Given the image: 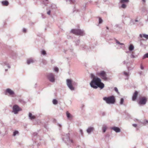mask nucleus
<instances>
[{"mask_svg":"<svg viewBox=\"0 0 148 148\" xmlns=\"http://www.w3.org/2000/svg\"><path fill=\"white\" fill-rule=\"evenodd\" d=\"M142 45V43L141 42H140V45L141 46Z\"/></svg>","mask_w":148,"mask_h":148,"instance_id":"57","label":"nucleus"},{"mask_svg":"<svg viewBox=\"0 0 148 148\" xmlns=\"http://www.w3.org/2000/svg\"><path fill=\"white\" fill-rule=\"evenodd\" d=\"M121 8H123L125 9V8H126V5L125 4L123 3L121 5Z\"/></svg>","mask_w":148,"mask_h":148,"instance_id":"33","label":"nucleus"},{"mask_svg":"<svg viewBox=\"0 0 148 148\" xmlns=\"http://www.w3.org/2000/svg\"><path fill=\"white\" fill-rule=\"evenodd\" d=\"M114 40L116 42V45H123V47H125V45L124 43H120L119 41L117 39H115Z\"/></svg>","mask_w":148,"mask_h":148,"instance_id":"20","label":"nucleus"},{"mask_svg":"<svg viewBox=\"0 0 148 148\" xmlns=\"http://www.w3.org/2000/svg\"><path fill=\"white\" fill-rule=\"evenodd\" d=\"M103 99L108 104H114L116 101L115 97L113 96L104 97L103 98Z\"/></svg>","mask_w":148,"mask_h":148,"instance_id":"5","label":"nucleus"},{"mask_svg":"<svg viewBox=\"0 0 148 148\" xmlns=\"http://www.w3.org/2000/svg\"><path fill=\"white\" fill-rule=\"evenodd\" d=\"M114 90L118 94H119V92L118 91V89L116 87H115L114 88Z\"/></svg>","mask_w":148,"mask_h":148,"instance_id":"36","label":"nucleus"},{"mask_svg":"<svg viewBox=\"0 0 148 148\" xmlns=\"http://www.w3.org/2000/svg\"><path fill=\"white\" fill-rule=\"evenodd\" d=\"M23 32L25 33L26 32V29L25 28H24L23 29Z\"/></svg>","mask_w":148,"mask_h":148,"instance_id":"43","label":"nucleus"},{"mask_svg":"<svg viewBox=\"0 0 148 148\" xmlns=\"http://www.w3.org/2000/svg\"><path fill=\"white\" fill-rule=\"evenodd\" d=\"M115 27H119V29H121V27L120 26V25L119 24H116L115 25Z\"/></svg>","mask_w":148,"mask_h":148,"instance_id":"35","label":"nucleus"},{"mask_svg":"<svg viewBox=\"0 0 148 148\" xmlns=\"http://www.w3.org/2000/svg\"><path fill=\"white\" fill-rule=\"evenodd\" d=\"M98 75L103 79L106 81L108 78L107 77V74L106 72L103 71H101L98 73Z\"/></svg>","mask_w":148,"mask_h":148,"instance_id":"9","label":"nucleus"},{"mask_svg":"<svg viewBox=\"0 0 148 148\" xmlns=\"http://www.w3.org/2000/svg\"><path fill=\"white\" fill-rule=\"evenodd\" d=\"M90 85L91 88L95 89L99 88L102 89L104 87V84L101 82V79L97 77L93 78L90 83Z\"/></svg>","mask_w":148,"mask_h":148,"instance_id":"1","label":"nucleus"},{"mask_svg":"<svg viewBox=\"0 0 148 148\" xmlns=\"http://www.w3.org/2000/svg\"><path fill=\"white\" fill-rule=\"evenodd\" d=\"M80 42V40H77L75 42L76 45H78L79 43Z\"/></svg>","mask_w":148,"mask_h":148,"instance_id":"37","label":"nucleus"},{"mask_svg":"<svg viewBox=\"0 0 148 148\" xmlns=\"http://www.w3.org/2000/svg\"><path fill=\"white\" fill-rule=\"evenodd\" d=\"M129 51H127V52H126V53H129Z\"/></svg>","mask_w":148,"mask_h":148,"instance_id":"60","label":"nucleus"},{"mask_svg":"<svg viewBox=\"0 0 148 148\" xmlns=\"http://www.w3.org/2000/svg\"><path fill=\"white\" fill-rule=\"evenodd\" d=\"M19 102L21 103L24 104L26 103V102L23 99H19L18 100Z\"/></svg>","mask_w":148,"mask_h":148,"instance_id":"26","label":"nucleus"},{"mask_svg":"<svg viewBox=\"0 0 148 148\" xmlns=\"http://www.w3.org/2000/svg\"><path fill=\"white\" fill-rule=\"evenodd\" d=\"M138 94V92L137 91H135L132 96V100L133 101H135L136 99Z\"/></svg>","mask_w":148,"mask_h":148,"instance_id":"14","label":"nucleus"},{"mask_svg":"<svg viewBox=\"0 0 148 148\" xmlns=\"http://www.w3.org/2000/svg\"><path fill=\"white\" fill-rule=\"evenodd\" d=\"M106 29H109V28H108V27H106Z\"/></svg>","mask_w":148,"mask_h":148,"instance_id":"58","label":"nucleus"},{"mask_svg":"<svg viewBox=\"0 0 148 148\" xmlns=\"http://www.w3.org/2000/svg\"><path fill=\"white\" fill-rule=\"evenodd\" d=\"M140 68L142 70H143L144 69V67L142 65H140Z\"/></svg>","mask_w":148,"mask_h":148,"instance_id":"47","label":"nucleus"},{"mask_svg":"<svg viewBox=\"0 0 148 148\" xmlns=\"http://www.w3.org/2000/svg\"><path fill=\"white\" fill-rule=\"evenodd\" d=\"M47 78L51 82L53 83L55 82L54 75L52 73H49L47 75Z\"/></svg>","mask_w":148,"mask_h":148,"instance_id":"10","label":"nucleus"},{"mask_svg":"<svg viewBox=\"0 0 148 148\" xmlns=\"http://www.w3.org/2000/svg\"><path fill=\"white\" fill-rule=\"evenodd\" d=\"M107 129V127L106 125H104L102 127V130L103 133L106 132V130Z\"/></svg>","mask_w":148,"mask_h":148,"instance_id":"25","label":"nucleus"},{"mask_svg":"<svg viewBox=\"0 0 148 148\" xmlns=\"http://www.w3.org/2000/svg\"><path fill=\"white\" fill-rule=\"evenodd\" d=\"M99 24L101 23L103 21V20H102L101 18L100 17H99Z\"/></svg>","mask_w":148,"mask_h":148,"instance_id":"32","label":"nucleus"},{"mask_svg":"<svg viewBox=\"0 0 148 148\" xmlns=\"http://www.w3.org/2000/svg\"><path fill=\"white\" fill-rule=\"evenodd\" d=\"M90 76H91V78H92V79L94 77H95V76L92 74H90Z\"/></svg>","mask_w":148,"mask_h":148,"instance_id":"39","label":"nucleus"},{"mask_svg":"<svg viewBox=\"0 0 148 148\" xmlns=\"http://www.w3.org/2000/svg\"><path fill=\"white\" fill-rule=\"evenodd\" d=\"M70 1H71V0H69Z\"/></svg>","mask_w":148,"mask_h":148,"instance_id":"61","label":"nucleus"},{"mask_svg":"<svg viewBox=\"0 0 148 148\" xmlns=\"http://www.w3.org/2000/svg\"><path fill=\"white\" fill-rule=\"evenodd\" d=\"M0 64L2 65H6L8 68H10V66L9 65V64L7 60H4L3 62L2 61H0Z\"/></svg>","mask_w":148,"mask_h":148,"instance_id":"11","label":"nucleus"},{"mask_svg":"<svg viewBox=\"0 0 148 148\" xmlns=\"http://www.w3.org/2000/svg\"><path fill=\"white\" fill-rule=\"evenodd\" d=\"M50 13H51V11L50 10H49V11H48L47 12V14L49 15H50Z\"/></svg>","mask_w":148,"mask_h":148,"instance_id":"42","label":"nucleus"},{"mask_svg":"<svg viewBox=\"0 0 148 148\" xmlns=\"http://www.w3.org/2000/svg\"><path fill=\"white\" fill-rule=\"evenodd\" d=\"M34 62V61L32 58H29L27 60V64H29Z\"/></svg>","mask_w":148,"mask_h":148,"instance_id":"17","label":"nucleus"},{"mask_svg":"<svg viewBox=\"0 0 148 148\" xmlns=\"http://www.w3.org/2000/svg\"><path fill=\"white\" fill-rule=\"evenodd\" d=\"M132 125L134 127H136L137 126V125L136 124H134Z\"/></svg>","mask_w":148,"mask_h":148,"instance_id":"44","label":"nucleus"},{"mask_svg":"<svg viewBox=\"0 0 148 148\" xmlns=\"http://www.w3.org/2000/svg\"><path fill=\"white\" fill-rule=\"evenodd\" d=\"M19 132L18 131H15L13 132V135L14 136H15L17 134H18Z\"/></svg>","mask_w":148,"mask_h":148,"instance_id":"30","label":"nucleus"},{"mask_svg":"<svg viewBox=\"0 0 148 148\" xmlns=\"http://www.w3.org/2000/svg\"><path fill=\"white\" fill-rule=\"evenodd\" d=\"M66 115L67 118L68 119H69L71 118H72V116L71 115V114L68 112V111H67L66 112Z\"/></svg>","mask_w":148,"mask_h":148,"instance_id":"24","label":"nucleus"},{"mask_svg":"<svg viewBox=\"0 0 148 148\" xmlns=\"http://www.w3.org/2000/svg\"><path fill=\"white\" fill-rule=\"evenodd\" d=\"M58 125L60 127H61L62 126V125L59 123H58Z\"/></svg>","mask_w":148,"mask_h":148,"instance_id":"48","label":"nucleus"},{"mask_svg":"<svg viewBox=\"0 0 148 148\" xmlns=\"http://www.w3.org/2000/svg\"><path fill=\"white\" fill-rule=\"evenodd\" d=\"M147 98L145 96H141L139 97L137 101L138 104L140 106L145 105L147 102Z\"/></svg>","mask_w":148,"mask_h":148,"instance_id":"4","label":"nucleus"},{"mask_svg":"<svg viewBox=\"0 0 148 148\" xmlns=\"http://www.w3.org/2000/svg\"><path fill=\"white\" fill-rule=\"evenodd\" d=\"M134 47L133 45L130 44L129 47V51H131L134 50Z\"/></svg>","mask_w":148,"mask_h":148,"instance_id":"23","label":"nucleus"},{"mask_svg":"<svg viewBox=\"0 0 148 148\" xmlns=\"http://www.w3.org/2000/svg\"><path fill=\"white\" fill-rule=\"evenodd\" d=\"M131 56L132 58H134L135 57L134 56L133 54H131Z\"/></svg>","mask_w":148,"mask_h":148,"instance_id":"45","label":"nucleus"},{"mask_svg":"<svg viewBox=\"0 0 148 148\" xmlns=\"http://www.w3.org/2000/svg\"><path fill=\"white\" fill-rule=\"evenodd\" d=\"M73 51L72 49H64V52L65 54H67L69 52H72Z\"/></svg>","mask_w":148,"mask_h":148,"instance_id":"22","label":"nucleus"},{"mask_svg":"<svg viewBox=\"0 0 148 148\" xmlns=\"http://www.w3.org/2000/svg\"><path fill=\"white\" fill-rule=\"evenodd\" d=\"M139 37L140 38L143 37L147 39H148V35L145 34H140L139 35Z\"/></svg>","mask_w":148,"mask_h":148,"instance_id":"18","label":"nucleus"},{"mask_svg":"<svg viewBox=\"0 0 148 148\" xmlns=\"http://www.w3.org/2000/svg\"><path fill=\"white\" fill-rule=\"evenodd\" d=\"M8 71V69H5V71Z\"/></svg>","mask_w":148,"mask_h":148,"instance_id":"59","label":"nucleus"},{"mask_svg":"<svg viewBox=\"0 0 148 148\" xmlns=\"http://www.w3.org/2000/svg\"><path fill=\"white\" fill-rule=\"evenodd\" d=\"M123 73L127 77L126 78H125V79H128L129 78V73L125 71H124Z\"/></svg>","mask_w":148,"mask_h":148,"instance_id":"21","label":"nucleus"},{"mask_svg":"<svg viewBox=\"0 0 148 148\" xmlns=\"http://www.w3.org/2000/svg\"><path fill=\"white\" fill-rule=\"evenodd\" d=\"M145 123H148V120H146V121H145Z\"/></svg>","mask_w":148,"mask_h":148,"instance_id":"54","label":"nucleus"},{"mask_svg":"<svg viewBox=\"0 0 148 148\" xmlns=\"http://www.w3.org/2000/svg\"><path fill=\"white\" fill-rule=\"evenodd\" d=\"M80 132L81 134V135H83V132L82 130L80 129Z\"/></svg>","mask_w":148,"mask_h":148,"instance_id":"41","label":"nucleus"},{"mask_svg":"<svg viewBox=\"0 0 148 148\" xmlns=\"http://www.w3.org/2000/svg\"><path fill=\"white\" fill-rule=\"evenodd\" d=\"M67 38L68 39H69L71 38V36H67Z\"/></svg>","mask_w":148,"mask_h":148,"instance_id":"49","label":"nucleus"},{"mask_svg":"<svg viewBox=\"0 0 148 148\" xmlns=\"http://www.w3.org/2000/svg\"><path fill=\"white\" fill-rule=\"evenodd\" d=\"M52 102H53V103L54 105H56L58 103V101L57 100L55 99H53V100Z\"/></svg>","mask_w":148,"mask_h":148,"instance_id":"27","label":"nucleus"},{"mask_svg":"<svg viewBox=\"0 0 148 148\" xmlns=\"http://www.w3.org/2000/svg\"><path fill=\"white\" fill-rule=\"evenodd\" d=\"M142 1L144 3L145 2V0H142Z\"/></svg>","mask_w":148,"mask_h":148,"instance_id":"55","label":"nucleus"},{"mask_svg":"<svg viewBox=\"0 0 148 148\" xmlns=\"http://www.w3.org/2000/svg\"><path fill=\"white\" fill-rule=\"evenodd\" d=\"M1 3L3 5L7 6L9 4V2L7 1H1Z\"/></svg>","mask_w":148,"mask_h":148,"instance_id":"19","label":"nucleus"},{"mask_svg":"<svg viewBox=\"0 0 148 148\" xmlns=\"http://www.w3.org/2000/svg\"><path fill=\"white\" fill-rule=\"evenodd\" d=\"M124 101V99L123 98H121L120 99V105H122L123 104Z\"/></svg>","mask_w":148,"mask_h":148,"instance_id":"31","label":"nucleus"},{"mask_svg":"<svg viewBox=\"0 0 148 148\" xmlns=\"http://www.w3.org/2000/svg\"><path fill=\"white\" fill-rule=\"evenodd\" d=\"M146 58H148V53H146L145 54L143 57V59H144Z\"/></svg>","mask_w":148,"mask_h":148,"instance_id":"29","label":"nucleus"},{"mask_svg":"<svg viewBox=\"0 0 148 148\" xmlns=\"http://www.w3.org/2000/svg\"><path fill=\"white\" fill-rule=\"evenodd\" d=\"M66 81L67 85L69 89L72 91L74 90L75 88L73 86V85L76 86L77 85V83L75 81H72L71 79H67Z\"/></svg>","mask_w":148,"mask_h":148,"instance_id":"3","label":"nucleus"},{"mask_svg":"<svg viewBox=\"0 0 148 148\" xmlns=\"http://www.w3.org/2000/svg\"><path fill=\"white\" fill-rule=\"evenodd\" d=\"M142 71H140V72H139V74L140 75H141L142 74Z\"/></svg>","mask_w":148,"mask_h":148,"instance_id":"52","label":"nucleus"},{"mask_svg":"<svg viewBox=\"0 0 148 148\" xmlns=\"http://www.w3.org/2000/svg\"><path fill=\"white\" fill-rule=\"evenodd\" d=\"M29 118L30 120L35 119L36 118V116L32 115V114L31 112H29L28 115Z\"/></svg>","mask_w":148,"mask_h":148,"instance_id":"16","label":"nucleus"},{"mask_svg":"<svg viewBox=\"0 0 148 148\" xmlns=\"http://www.w3.org/2000/svg\"><path fill=\"white\" fill-rule=\"evenodd\" d=\"M82 47L83 48V49H86V46H85V45H82Z\"/></svg>","mask_w":148,"mask_h":148,"instance_id":"46","label":"nucleus"},{"mask_svg":"<svg viewBox=\"0 0 148 148\" xmlns=\"http://www.w3.org/2000/svg\"><path fill=\"white\" fill-rule=\"evenodd\" d=\"M5 95L11 97H14L15 96L14 92L10 88H7L4 91Z\"/></svg>","mask_w":148,"mask_h":148,"instance_id":"7","label":"nucleus"},{"mask_svg":"<svg viewBox=\"0 0 148 148\" xmlns=\"http://www.w3.org/2000/svg\"><path fill=\"white\" fill-rule=\"evenodd\" d=\"M135 21L136 22H138V20H135Z\"/></svg>","mask_w":148,"mask_h":148,"instance_id":"56","label":"nucleus"},{"mask_svg":"<svg viewBox=\"0 0 148 148\" xmlns=\"http://www.w3.org/2000/svg\"><path fill=\"white\" fill-rule=\"evenodd\" d=\"M10 55L11 57L13 58H14L16 57L17 54L15 51H12L10 53Z\"/></svg>","mask_w":148,"mask_h":148,"instance_id":"15","label":"nucleus"},{"mask_svg":"<svg viewBox=\"0 0 148 148\" xmlns=\"http://www.w3.org/2000/svg\"><path fill=\"white\" fill-rule=\"evenodd\" d=\"M94 130L93 127H89L86 130V132L88 134H90Z\"/></svg>","mask_w":148,"mask_h":148,"instance_id":"12","label":"nucleus"},{"mask_svg":"<svg viewBox=\"0 0 148 148\" xmlns=\"http://www.w3.org/2000/svg\"><path fill=\"white\" fill-rule=\"evenodd\" d=\"M54 71L58 72V69L57 67H55L54 69Z\"/></svg>","mask_w":148,"mask_h":148,"instance_id":"38","label":"nucleus"},{"mask_svg":"<svg viewBox=\"0 0 148 148\" xmlns=\"http://www.w3.org/2000/svg\"><path fill=\"white\" fill-rule=\"evenodd\" d=\"M129 1V0H121L120 2L122 3H127Z\"/></svg>","mask_w":148,"mask_h":148,"instance_id":"28","label":"nucleus"},{"mask_svg":"<svg viewBox=\"0 0 148 148\" xmlns=\"http://www.w3.org/2000/svg\"><path fill=\"white\" fill-rule=\"evenodd\" d=\"M37 134H38L37 132H35L33 133V136H37Z\"/></svg>","mask_w":148,"mask_h":148,"instance_id":"40","label":"nucleus"},{"mask_svg":"<svg viewBox=\"0 0 148 148\" xmlns=\"http://www.w3.org/2000/svg\"><path fill=\"white\" fill-rule=\"evenodd\" d=\"M41 54L43 55H45L46 54V52L44 50H42L41 51Z\"/></svg>","mask_w":148,"mask_h":148,"instance_id":"34","label":"nucleus"},{"mask_svg":"<svg viewBox=\"0 0 148 148\" xmlns=\"http://www.w3.org/2000/svg\"><path fill=\"white\" fill-rule=\"evenodd\" d=\"M71 32L77 35L83 36L85 35L84 31L83 30L80 29H72L71 30Z\"/></svg>","mask_w":148,"mask_h":148,"instance_id":"6","label":"nucleus"},{"mask_svg":"<svg viewBox=\"0 0 148 148\" xmlns=\"http://www.w3.org/2000/svg\"><path fill=\"white\" fill-rule=\"evenodd\" d=\"M62 138L63 140L67 145L71 146L73 145V140L70 139L69 133H67L63 135Z\"/></svg>","mask_w":148,"mask_h":148,"instance_id":"2","label":"nucleus"},{"mask_svg":"<svg viewBox=\"0 0 148 148\" xmlns=\"http://www.w3.org/2000/svg\"><path fill=\"white\" fill-rule=\"evenodd\" d=\"M127 69L128 70V71H130L131 70V69H130V67L129 66H127Z\"/></svg>","mask_w":148,"mask_h":148,"instance_id":"50","label":"nucleus"},{"mask_svg":"<svg viewBox=\"0 0 148 148\" xmlns=\"http://www.w3.org/2000/svg\"><path fill=\"white\" fill-rule=\"evenodd\" d=\"M22 109L16 104L14 105L12 107V112L14 114H16L18 113L19 111H21Z\"/></svg>","mask_w":148,"mask_h":148,"instance_id":"8","label":"nucleus"},{"mask_svg":"<svg viewBox=\"0 0 148 148\" xmlns=\"http://www.w3.org/2000/svg\"><path fill=\"white\" fill-rule=\"evenodd\" d=\"M123 64H126L127 63L125 61L123 62Z\"/></svg>","mask_w":148,"mask_h":148,"instance_id":"51","label":"nucleus"},{"mask_svg":"<svg viewBox=\"0 0 148 148\" xmlns=\"http://www.w3.org/2000/svg\"><path fill=\"white\" fill-rule=\"evenodd\" d=\"M52 6H54V7H56V6L54 4L52 5L51 6V7H52Z\"/></svg>","mask_w":148,"mask_h":148,"instance_id":"53","label":"nucleus"},{"mask_svg":"<svg viewBox=\"0 0 148 148\" xmlns=\"http://www.w3.org/2000/svg\"><path fill=\"white\" fill-rule=\"evenodd\" d=\"M111 129L113 130L116 132H120V129L118 127H111Z\"/></svg>","mask_w":148,"mask_h":148,"instance_id":"13","label":"nucleus"}]
</instances>
